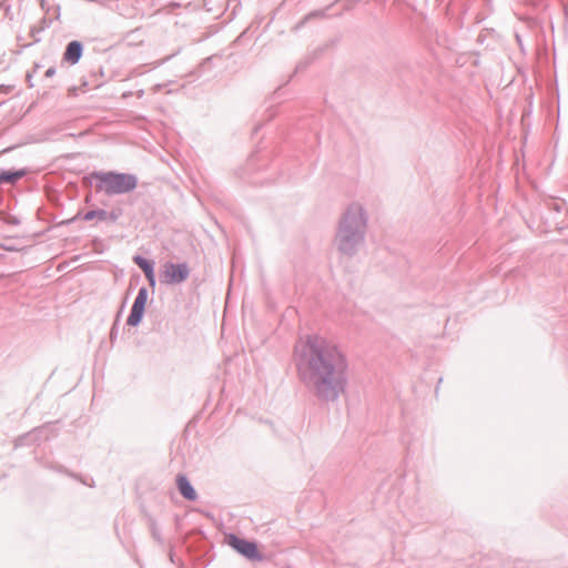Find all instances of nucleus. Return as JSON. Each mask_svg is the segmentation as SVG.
<instances>
[{
    "mask_svg": "<svg viewBox=\"0 0 568 568\" xmlns=\"http://www.w3.org/2000/svg\"><path fill=\"white\" fill-rule=\"evenodd\" d=\"M178 488L181 493V495L189 499V500H195L196 499V491L187 480V478L183 475H179L176 478Z\"/></svg>",
    "mask_w": 568,
    "mask_h": 568,
    "instance_id": "obj_7",
    "label": "nucleus"
},
{
    "mask_svg": "<svg viewBox=\"0 0 568 568\" xmlns=\"http://www.w3.org/2000/svg\"><path fill=\"white\" fill-rule=\"evenodd\" d=\"M122 214L120 209L113 210L111 212H106L104 210L89 211L84 214L83 219L85 221H91L98 219L100 221H116Z\"/></svg>",
    "mask_w": 568,
    "mask_h": 568,
    "instance_id": "obj_6",
    "label": "nucleus"
},
{
    "mask_svg": "<svg viewBox=\"0 0 568 568\" xmlns=\"http://www.w3.org/2000/svg\"><path fill=\"white\" fill-rule=\"evenodd\" d=\"M144 274H145L150 285L153 287L155 285V276H154L153 268L146 270V272Z\"/></svg>",
    "mask_w": 568,
    "mask_h": 568,
    "instance_id": "obj_12",
    "label": "nucleus"
},
{
    "mask_svg": "<svg viewBox=\"0 0 568 568\" xmlns=\"http://www.w3.org/2000/svg\"><path fill=\"white\" fill-rule=\"evenodd\" d=\"M148 296V290L145 287H142L139 291V294L133 303L131 314L128 317V325L136 326L141 322L145 311Z\"/></svg>",
    "mask_w": 568,
    "mask_h": 568,
    "instance_id": "obj_5",
    "label": "nucleus"
},
{
    "mask_svg": "<svg viewBox=\"0 0 568 568\" xmlns=\"http://www.w3.org/2000/svg\"><path fill=\"white\" fill-rule=\"evenodd\" d=\"M134 262L143 270L144 273L146 272V270L153 268L152 263H150L149 261L141 256H135Z\"/></svg>",
    "mask_w": 568,
    "mask_h": 568,
    "instance_id": "obj_11",
    "label": "nucleus"
},
{
    "mask_svg": "<svg viewBox=\"0 0 568 568\" xmlns=\"http://www.w3.org/2000/svg\"><path fill=\"white\" fill-rule=\"evenodd\" d=\"M23 175V172H14V173H2L0 175V182H14Z\"/></svg>",
    "mask_w": 568,
    "mask_h": 568,
    "instance_id": "obj_10",
    "label": "nucleus"
},
{
    "mask_svg": "<svg viewBox=\"0 0 568 568\" xmlns=\"http://www.w3.org/2000/svg\"><path fill=\"white\" fill-rule=\"evenodd\" d=\"M93 178L97 181V190L106 194L125 193L136 186V178L124 173H98Z\"/></svg>",
    "mask_w": 568,
    "mask_h": 568,
    "instance_id": "obj_2",
    "label": "nucleus"
},
{
    "mask_svg": "<svg viewBox=\"0 0 568 568\" xmlns=\"http://www.w3.org/2000/svg\"><path fill=\"white\" fill-rule=\"evenodd\" d=\"M82 47L79 42L72 41L68 44L64 52V59L71 63H77L81 57Z\"/></svg>",
    "mask_w": 568,
    "mask_h": 568,
    "instance_id": "obj_9",
    "label": "nucleus"
},
{
    "mask_svg": "<svg viewBox=\"0 0 568 568\" xmlns=\"http://www.w3.org/2000/svg\"><path fill=\"white\" fill-rule=\"evenodd\" d=\"M229 544L248 559L261 560L262 556L255 542L239 538L234 535L229 537Z\"/></svg>",
    "mask_w": 568,
    "mask_h": 568,
    "instance_id": "obj_4",
    "label": "nucleus"
},
{
    "mask_svg": "<svg viewBox=\"0 0 568 568\" xmlns=\"http://www.w3.org/2000/svg\"><path fill=\"white\" fill-rule=\"evenodd\" d=\"M189 276V268L185 264L166 263L161 272V281L165 284H178Z\"/></svg>",
    "mask_w": 568,
    "mask_h": 568,
    "instance_id": "obj_3",
    "label": "nucleus"
},
{
    "mask_svg": "<svg viewBox=\"0 0 568 568\" xmlns=\"http://www.w3.org/2000/svg\"><path fill=\"white\" fill-rule=\"evenodd\" d=\"M352 225L356 229H361L364 225V217L361 209H356L352 215L351 213H347L345 216L343 227L347 230Z\"/></svg>",
    "mask_w": 568,
    "mask_h": 568,
    "instance_id": "obj_8",
    "label": "nucleus"
},
{
    "mask_svg": "<svg viewBox=\"0 0 568 568\" xmlns=\"http://www.w3.org/2000/svg\"><path fill=\"white\" fill-rule=\"evenodd\" d=\"M307 365L317 394L334 400L344 394L346 386V359L334 346L323 339H315L310 345Z\"/></svg>",
    "mask_w": 568,
    "mask_h": 568,
    "instance_id": "obj_1",
    "label": "nucleus"
}]
</instances>
